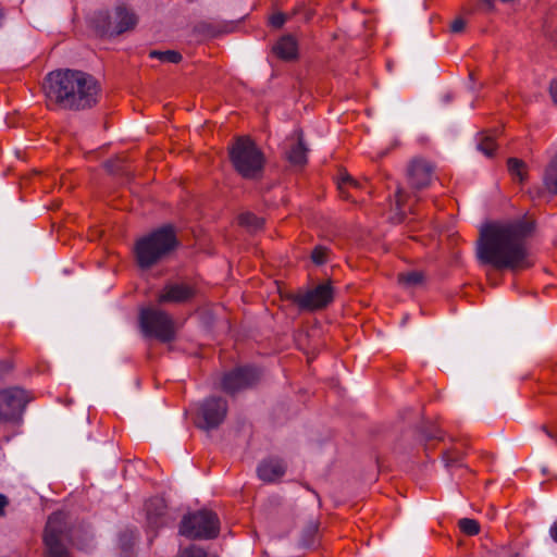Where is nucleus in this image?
Here are the masks:
<instances>
[{"instance_id":"obj_1","label":"nucleus","mask_w":557,"mask_h":557,"mask_svg":"<svg viewBox=\"0 0 557 557\" xmlns=\"http://www.w3.org/2000/svg\"><path fill=\"white\" fill-rule=\"evenodd\" d=\"M533 227V222L529 220L485 226L478 240L479 261L496 270L517 271L530 268L532 262L525 239Z\"/></svg>"},{"instance_id":"obj_2","label":"nucleus","mask_w":557,"mask_h":557,"mask_svg":"<svg viewBox=\"0 0 557 557\" xmlns=\"http://www.w3.org/2000/svg\"><path fill=\"white\" fill-rule=\"evenodd\" d=\"M45 91L49 100L66 110H86L98 102L99 85L88 73L78 70H58L47 75Z\"/></svg>"},{"instance_id":"obj_3","label":"nucleus","mask_w":557,"mask_h":557,"mask_svg":"<svg viewBox=\"0 0 557 557\" xmlns=\"http://www.w3.org/2000/svg\"><path fill=\"white\" fill-rule=\"evenodd\" d=\"M177 245L174 227L161 226L137 240L135 246L137 263L141 269H149L171 253Z\"/></svg>"},{"instance_id":"obj_4","label":"nucleus","mask_w":557,"mask_h":557,"mask_svg":"<svg viewBox=\"0 0 557 557\" xmlns=\"http://www.w3.org/2000/svg\"><path fill=\"white\" fill-rule=\"evenodd\" d=\"M230 159L236 172L247 180L262 176L264 156L257 145L247 136L235 139L230 147Z\"/></svg>"},{"instance_id":"obj_5","label":"nucleus","mask_w":557,"mask_h":557,"mask_svg":"<svg viewBox=\"0 0 557 557\" xmlns=\"http://www.w3.org/2000/svg\"><path fill=\"white\" fill-rule=\"evenodd\" d=\"M44 542L46 545V557H71L67 544H74L75 542L67 525L65 513L54 512L49 517L45 529Z\"/></svg>"},{"instance_id":"obj_6","label":"nucleus","mask_w":557,"mask_h":557,"mask_svg":"<svg viewBox=\"0 0 557 557\" xmlns=\"http://www.w3.org/2000/svg\"><path fill=\"white\" fill-rule=\"evenodd\" d=\"M139 326L145 337H153L161 343H170L175 339L174 321L162 310L156 308L141 309Z\"/></svg>"},{"instance_id":"obj_7","label":"nucleus","mask_w":557,"mask_h":557,"mask_svg":"<svg viewBox=\"0 0 557 557\" xmlns=\"http://www.w3.org/2000/svg\"><path fill=\"white\" fill-rule=\"evenodd\" d=\"M220 521L215 512L199 510L184 516L180 533L191 540H211L218 536Z\"/></svg>"},{"instance_id":"obj_8","label":"nucleus","mask_w":557,"mask_h":557,"mask_svg":"<svg viewBox=\"0 0 557 557\" xmlns=\"http://www.w3.org/2000/svg\"><path fill=\"white\" fill-rule=\"evenodd\" d=\"M137 16L126 5H117L111 15L99 13L95 17V27L102 36H117L133 29Z\"/></svg>"},{"instance_id":"obj_9","label":"nucleus","mask_w":557,"mask_h":557,"mask_svg":"<svg viewBox=\"0 0 557 557\" xmlns=\"http://www.w3.org/2000/svg\"><path fill=\"white\" fill-rule=\"evenodd\" d=\"M29 401L27 392L20 387L0 391V423L18 422Z\"/></svg>"},{"instance_id":"obj_10","label":"nucleus","mask_w":557,"mask_h":557,"mask_svg":"<svg viewBox=\"0 0 557 557\" xmlns=\"http://www.w3.org/2000/svg\"><path fill=\"white\" fill-rule=\"evenodd\" d=\"M292 300L302 310L314 311L329 306L334 299V290L331 282L319 284L306 292L292 295Z\"/></svg>"},{"instance_id":"obj_11","label":"nucleus","mask_w":557,"mask_h":557,"mask_svg":"<svg viewBox=\"0 0 557 557\" xmlns=\"http://www.w3.org/2000/svg\"><path fill=\"white\" fill-rule=\"evenodd\" d=\"M227 401L218 396L206 398L198 409L197 425L206 431L216 429L225 419Z\"/></svg>"},{"instance_id":"obj_12","label":"nucleus","mask_w":557,"mask_h":557,"mask_svg":"<svg viewBox=\"0 0 557 557\" xmlns=\"http://www.w3.org/2000/svg\"><path fill=\"white\" fill-rule=\"evenodd\" d=\"M260 379V371L255 367H238L222 377V389L231 395L253 386Z\"/></svg>"},{"instance_id":"obj_13","label":"nucleus","mask_w":557,"mask_h":557,"mask_svg":"<svg viewBox=\"0 0 557 557\" xmlns=\"http://www.w3.org/2000/svg\"><path fill=\"white\" fill-rule=\"evenodd\" d=\"M434 166L423 158H413L407 166V181L412 189L429 187L432 182Z\"/></svg>"},{"instance_id":"obj_14","label":"nucleus","mask_w":557,"mask_h":557,"mask_svg":"<svg viewBox=\"0 0 557 557\" xmlns=\"http://www.w3.org/2000/svg\"><path fill=\"white\" fill-rule=\"evenodd\" d=\"M193 285L184 282L168 283L158 296L159 304L165 302H185L195 296Z\"/></svg>"},{"instance_id":"obj_15","label":"nucleus","mask_w":557,"mask_h":557,"mask_svg":"<svg viewBox=\"0 0 557 557\" xmlns=\"http://www.w3.org/2000/svg\"><path fill=\"white\" fill-rule=\"evenodd\" d=\"M146 511L148 527L152 530L168 525L173 520L166 513L164 499L159 497H153L146 503Z\"/></svg>"},{"instance_id":"obj_16","label":"nucleus","mask_w":557,"mask_h":557,"mask_svg":"<svg viewBox=\"0 0 557 557\" xmlns=\"http://www.w3.org/2000/svg\"><path fill=\"white\" fill-rule=\"evenodd\" d=\"M286 471V465L276 458L265 459L257 468V473L263 482H275L281 479Z\"/></svg>"},{"instance_id":"obj_17","label":"nucleus","mask_w":557,"mask_h":557,"mask_svg":"<svg viewBox=\"0 0 557 557\" xmlns=\"http://www.w3.org/2000/svg\"><path fill=\"white\" fill-rule=\"evenodd\" d=\"M410 194H408L403 187H397V190L395 193V205L397 213L395 218H393L397 223H400L407 212L409 213H416L414 209L411 205H409Z\"/></svg>"},{"instance_id":"obj_18","label":"nucleus","mask_w":557,"mask_h":557,"mask_svg":"<svg viewBox=\"0 0 557 557\" xmlns=\"http://www.w3.org/2000/svg\"><path fill=\"white\" fill-rule=\"evenodd\" d=\"M307 147L305 146L301 133L297 135V141L294 143L286 152L287 159L292 164L302 165L307 162Z\"/></svg>"},{"instance_id":"obj_19","label":"nucleus","mask_w":557,"mask_h":557,"mask_svg":"<svg viewBox=\"0 0 557 557\" xmlns=\"http://www.w3.org/2000/svg\"><path fill=\"white\" fill-rule=\"evenodd\" d=\"M274 52L282 59L292 60L297 55V44L294 37L284 36L274 46Z\"/></svg>"},{"instance_id":"obj_20","label":"nucleus","mask_w":557,"mask_h":557,"mask_svg":"<svg viewBox=\"0 0 557 557\" xmlns=\"http://www.w3.org/2000/svg\"><path fill=\"white\" fill-rule=\"evenodd\" d=\"M238 223L248 232L255 233L260 231L264 225V219L257 216L252 212H243L238 215Z\"/></svg>"},{"instance_id":"obj_21","label":"nucleus","mask_w":557,"mask_h":557,"mask_svg":"<svg viewBox=\"0 0 557 557\" xmlns=\"http://www.w3.org/2000/svg\"><path fill=\"white\" fill-rule=\"evenodd\" d=\"M544 184L549 193L557 195V154L550 160L545 170Z\"/></svg>"},{"instance_id":"obj_22","label":"nucleus","mask_w":557,"mask_h":557,"mask_svg":"<svg viewBox=\"0 0 557 557\" xmlns=\"http://www.w3.org/2000/svg\"><path fill=\"white\" fill-rule=\"evenodd\" d=\"M424 275L420 271L403 272L398 274V283L405 288H413L422 285Z\"/></svg>"},{"instance_id":"obj_23","label":"nucleus","mask_w":557,"mask_h":557,"mask_svg":"<svg viewBox=\"0 0 557 557\" xmlns=\"http://www.w3.org/2000/svg\"><path fill=\"white\" fill-rule=\"evenodd\" d=\"M149 57L168 63H180L182 61V54L175 50H151Z\"/></svg>"},{"instance_id":"obj_24","label":"nucleus","mask_w":557,"mask_h":557,"mask_svg":"<svg viewBox=\"0 0 557 557\" xmlns=\"http://www.w3.org/2000/svg\"><path fill=\"white\" fill-rule=\"evenodd\" d=\"M330 249L324 246H315L310 255L315 265H323L329 261Z\"/></svg>"},{"instance_id":"obj_25","label":"nucleus","mask_w":557,"mask_h":557,"mask_svg":"<svg viewBox=\"0 0 557 557\" xmlns=\"http://www.w3.org/2000/svg\"><path fill=\"white\" fill-rule=\"evenodd\" d=\"M460 530L467 535H476L480 532V524L476 520L463 518L458 522Z\"/></svg>"},{"instance_id":"obj_26","label":"nucleus","mask_w":557,"mask_h":557,"mask_svg":"<svg viewBox=\"0 0 557 557\" xmlns=\"http://www.w3.org/2000/svg\"><path fill=\"white\" fill-rule=\"evenodd\" d=\"M478 150L486 157H492L496 149L494 139L491 136H482L478 141Z\"/></svg>"},{"instance_id":"obj_27","label":"nucleus","mask_w":557,"mask_h":557,"mask_svg":"<svg viewBox=\"0 0 557 557\" xmlns=\"http://www.w3.org/2000/svg\"><path fill=\"white\" fill-rule=\"evenodd\" d=\"M349 185L355 188H359L361 185L358 181L351 177L349 174H344L338 182V189L343 198L349 199L350 196L346 193L345 187Z\"/></svg>"},{"instance_id":"obj_28","label":"nucleus","mask_w":557,"mask_h":557,"mask_svg":"<svg viewBox=\"0 0 557 557\" xmlns=\"http://www.w3.org/2000/svg\"><path fill=\"white\" fill-rule=\"evenodd\" d=\"M137 540V534L134 531H125L120 535V545L123 552L127 553Z\"/></svg>"},{"instance_id":"obj_29","label":"nucleus","mask_w":557,"mask_h":557,"mask_svg":"<svg viewBox=\"0 0 557 557\" xmlns=\"http://www.w3.org/2000/svg\"><path fill=\"white\" fill-rule=\"evenodd\" d=\"M421 433L423 438L426 441L442 438L441 430L432 423L424 424L421 429Z\"/></svg>"},{"instance_id":"obj_30","label":"nucleus","mask_w":557,"mask_h":557,"mask_svg":"<svg viewBox=\"0 0 557 557\" xmlns=\"http://www.w3.org/2000/svg\"><path fill=\"white\" fill-rule=\"evenodd\" d=\"M524 166V163L516 158L508 159V170L511 173V175L519 177V180L522 182L524 178V174L522 172V169Z\"/></svg>"},{"instance_id":"obj_31","label":"nucleus","mask_w":557,"mask_h":557,"mask_svg":"<svg viewBox=\"0 0 557 557\" xmlns=\"http://www.w3.org/2000/svg\"><path fill=\"white\" fill-rule=\"evenodd\" d=\"M317 532H318V524L315 522H310L309 525L304 531V537H302L304 545L310 546L311 544H313V537Z\"/></svg>"},{"instance_id":"obj_32","label":"nucleus","mask_w":557,"mask_h":557,"mask_svg":"<svg viewBox=\"0 0 557 557\" xmlns=\"http://www.w3.org/2000/svg\"><path fill=\"white\" fill-rule=\"evenodd\" d=\"M178 557H207L205 550L199 547L191 546L190 548L184 549Z\"/></svg>"},{"instance_id":"obj_33","label":"nucleus","mask_w":557,"mask_h":557,"mask_svg":"<svg viewBox=\"0 0 557 557\" xmlns=\"http://www.w3.org/2000/svg\"><path fill=\"white\" fill-rule=\"evenodd\" d=\"M285 22H286V16L283 13H281V12L274 13L270 17V24L274 28H281L284 25Z\"/></svg>"},{"instance_id":"obj_34","label":"nucleus","mask_w":557,"mask_h":557,"mask_svg":"<svg viewBox=\"0 0 557 557\" xmlns=\"http://www.w3.org/2000/svg\"><path fill=\"white\" fill-rule=\"evenodd\" d=\"M466 22L461 17H457L450 25V30L453 33H460L465 29Z\"/></svg>"},{"instance_id":"obj_35","label":"nucleus","mask_w":557,"mask_h":557,"mask_svg":"<svg viewBox=\"0 0 557 557\" xmlns=\"http://www.w3.org/2000/svg\"><path fill=\"white\" fill-rule=\"evenodd\" d=\"M483 10L491 12L495 9L494 0H480Z\"/></svg>"},{"instance_id":"obj_36","label":"nucleus","mask_w":557,"mask_h":557,"mask_svg":"<svg viewBox=\"0 0 557 557\" xmlns=\"http://www.w3.org/2000/svg\"><path fill=\"white\" fill-rule=\"evenodd\" d=\"M549 91L554 102L557 104V78L550 83Z\"/></svg>"},{"instance_id":"obj_37","label":"nucleus","mask_w":557,"mask_h":557,"mask_svg":"<svg viewBox=\"0 0 557 557\" xmlns=\"http://www.w3.org/2000/svg\"><path fill=\"white\" fill-rule=\"evenodd\" d=\"M104 165L110 172H115L120 170V166L114 161H107Z\"/></svg>"},{"instance_id":"obj_38","label":"nucleus","mask_w":557,"mask_h":557,"mask_svg":"<svg viewBox=\"0 0 557 557\" xmlns=\"http://www.w3.org/2000/svg\"><path fill=\"white\" fill-rule=\"evenodd\" d=\"M8 498L0 494V517L3 515L4 508L8 505Z\"/></svg>"},{"instance_id":"obj_39","label":"nucleus","mask_w":557,"mask_h":557,"mask_svg":"<svg viewBox=\"0 0 557 557\" xmlns=\"http://www.w3.org/2000/svg\"><path fill=\"white\" fill-rule=\"evenodd\" d=\"M549 533L552 539L557 543V520L552 524Z\"/></svg>"},{"instance_id":"obj_40","label":"nucleus","mask_w":557,"mask_h":557,"mask_svg":"<svg viewBox=\"0 0 557 557\" xmlns=\"http://www.w3.org/2000/svg\"><path fill=\"white\" fill-rule=\"evenodd\" d=\"M444 461H445L446 466H449V465H451V463L456 462V459H455V458H450V457H449V455H448V454H446V455L444 456Z\"/></svg>"},{"instance_id":"obj_41","label":"nucleus","mask_w":557,"mask_h":557,"mask_svg":"<svg viewBox=\"0 0 557 557\" xmlns=\"http://www.w3.org/2000/svg\"><path fill=\"white\" fill-rule=\"evenodd\" d=\"M542 431L545 432L549 437H554L553 433L546 428V425L541 426Z\"/></svg>"},{"instance_id":"obj_42","label":"nucleus","mask_w":557,"mask_h":557,"mask_svg":"<svg viewBox=\"0 0 557 557\" xmlns=\"http://www.w3.org/2000/svg\"><path fill=\"white\" fill-rule=\"evenodd\" d=\"M445 100H446L447 102H448V101H450V96H449V95H446V96H445Z\"/></svg>"}]
</instances>
